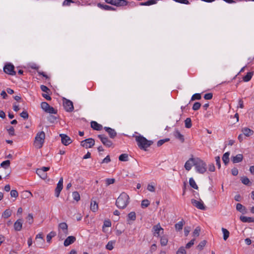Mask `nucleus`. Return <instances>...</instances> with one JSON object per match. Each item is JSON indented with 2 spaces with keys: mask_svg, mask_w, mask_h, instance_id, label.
<instances>
[{
  "mask_svg": "<svg viewBox=\"0 0 254 254\" xmlns=\"http://www.w3.org/2000/svg\"><path fill=\"white\" fill-rule=\"evenodd\" d=\"M129 196L125 192H122L117 198L116 206L120 209L125 208L129 203Z\"/></svg>",
  "mask_w": 254,
  "mask_h": 254,
  "instance_id": "f257e3e1",
  "label": "nucleus"
},
{
  "mask_svg": "<svg viewBox=\"0 0 254 254\" xmlns=\"http://www.w3.org/2000/svg\"><path fill=\"white\" fill-rule=\"evenodd\" d=\"M135 137L137 145L141 149L146 150L153 143L152 141L148 140L145 137L141 135H136Z\"/></svg>",
  "mask_w": 254,
  "mask_h": 254,
  "instance_id": "f03ea898",
  "label": "nucleus"
},
{
  "mask_svg": "<svg viewBox=\"0 0 254 254\" xmlns=\"http://www.w3.org/2000/svg\"><path fill=\"white\" fill-rule=\"evenodd\" d=\"M45 133L44 131L38 132L35 137L34 145L35 148L40 149L42 147L45 141Z\"/></svg>",
  "mask_w": 254,
  "mask_h": 254,
  "instance_id": "7ed1b4c3",
  "label": "nucleus"
},
{
  "mask_svg": "<svg viewBox=\"0 0 254 254\" xmlns=\"http://www.w3.org/2000/svg\"><path fill=\"white\" fill-rule=\"evenodd\" d=\"M58 237L60 240H63L68 235V226L65 222L60 223L58 225Z\"/></svg>",
  "mask_w": 254,
  "mask_h": 254,
  "instance_id": "20e7f679",
  "label": "nucleus"
},
{
  "mask_svg": "<svg viewBox=\"0 0 254 254\" xmlns=\"http://www.w3.org/2000/svg\"><path fill=\"white\" fill-rule=\"evenodd\" d=\"M194 167L196 171L199 174H204L207 170L206 164L199 158H195Z\"/></svg>",
  "mask_w": 254,
  "mask_h": 254,
  "instance_id": "39448f33",
  "label": "nucleus"
},
{
  "mask_svg": "<svg viewBox=\"0 0 254 254\" xmlns=\"http://www.w3.org/2000/svg\"><path fill=\"white\" fill-rule=\"evenodd\" d=\"M105 1L108 4H110L118 7L126 6L128 4L131 6H135L134 3L131 2L129 3L126 0H105Z\"/></svg>",
  "mask_w": 254,
  "mask_h": 254,
  "instance_id": "423d86ee",
  "label": "nucleus"
},
{
  "mask_svg": "<svg viewBox=\"0 0 254 254\" xmlns=\"http://www.w3.org/2000/svg\"><path fill=\"white\" fill-rule=\"evenodd\" d=\"M152 232L154 237L159 238L164 233V229L161 227L160 224L158 223L152 227Z\"/></svg>",
  "mask_w": 254,
  "mask_h": 254,
  "instance_id": "0eeeda50",
  "label": "nucleus"
},
{
  "mask_svg": "<svg viewBox=\"0 0 254 254\" xmlns=\"http://www.w3.org/2000/svg\"><path fill=\"white\" fill-rule=\"evenodd\" d=\"M41 108L46 113L49 114H57V111L52 107L50 106L47 102H43L41 104Z\"/></svg>",
  "mask_w": 254,
  "mask_h": 254,
  "instance_id": "6e6552de",
  "label": "nucleus"
},
{
  "mask_svg": "<svg viewBox=\"0 0 254 254\" xmlns=\"http://www.w3.org/2000/svg\"><path fill=\"white\" fill-rule=\"evenodd\" d=\"M50 170L49 167H43L41 168L37 169L36 174L42 179L45 180L47 178V171Z\"/></svg>",
  "mask_w": 254,
  "mask_h": 254,
  "instance_id": "1a4fd4ad",
  "label": "nucleus"
},
{
  "mask_svg": "<svg viewBox=\"0 0 254 254\" xmlns=\"http://www.w3.org/2000/svg\"><path fill=\"white\" fill-rule=\"evenodd\" d=\"M3 71L6 74L10 75H15L16 72L14 71V66L11 64H7L3 67Z\"/></svg>",
  "mask_w": 254,
  "mask_h": 254,
  "instance_id": "9d476101",
  "label": "nucleus"
},
{
  "mask_svg": "<svg viewBox=\"0 0 254 254\" xmlns=\"http://www.w3.org/2000/svg\"><path fill=\"white\" fill-rule=\"evenodd\" d=\"M98 137L100 139L102 143L106 147H110L112 145V142L104 134H99L98 135Z\"/></svg>",
  "mask_w": 254,
  "mask_h": 254,
  "instance_id": "9b49d317",
  "label": "nucleus"
},
{
  "mask_svg": "<svg viewBox=\"0 0 254 254\" xmlns=\"http://www.w3.org/2000/svg\"><path fill=\"white\" fill-rule=\"evenodd\" d=\"M95 144V141L91 138L86 139L81 142V145L86 148L92 147Z\"/></svg>",
  "mask_w": 254,
  "mask_h": 254,
  "instance_id": "f8f14e48",
  "label": "nucleus"
},
{
  "mask_svg": "<svg viewBox=\"0 0 254 254\" xmlns=\"http://www.w3.org/2000/svg\"><path fill=\"white\" fill-rule=\"evenodd\" d=\"M63 106L65 110L68 112H72L74 109L73 103L67 99H64V100Z\"/></svg>",
  "mask_w": 254,
  "mask_h": 254,
  "instance_id": "ddd939ff",
  "label": "nucleus"
},
{
  "mask_svg": "<svg viewBox=\"0 0 254 254\" xmlns=\"http://www.w3.org/2000/svg\"><path fill=\"white\" fill-rule=\"evenodd\" d=\"M63 189V178L62 177L59 181L57 187L55 190V196L58 197L60 195V192Z\"/></svg>",
  "mask_w": 254,
  "mask_h": 254,
  "instance_id": "4468645a",
  "label": "nucleus"
},
{
  "mask_svg": "<svg viewBox=\"0 0 254 254\" xmlns=\"http://www.w3.org/2000/svg\"><path fill=\"white\" fill-rule=\"evenodd\" d=\"M191 203L195 206L197 208L200 210H205V206L204 205L203 201L201 200L199 201L196 200L194 199H192L191 200Z\"/></svg>",
  "mask_w": 254,
  "mask_h": 254,
  "instance_id": "2eb2a0df",
  "label": "nucleus"
},
{
  "mask_svg": "<svg viewBox=\"0 0 254 254\" xmlns=\"http://www.w3.org/2000/svg\"><path fill=\"white\" fill-rule=\"evenodd\" d=\"M195 161V158L193 157L190 158L188 161H187L184 166L186 170L189 171L191 169L192 165L194 166Z\"/></svg>",
  "mask_w": 254,
  "mask_h": 254,
  "instance_id": "dca6fc26",
  "label": "nucleus"
},
{
  "mask_svg": "<svg viewBox=\"0 0 254 254\" xmlns=\"http://www.w3.org/2000/svg\"><path fill=\"white\" fill-rule=\"evenodd\" d=\"M60 136L61 137L62 142L64 145H68L71 142L70 137L66 134H61Z\"/></svg>",
  "mask_w": 254,
  "mask_h": 254,
  "instance_id": "f3484780",
  "label": "nucleus"
},
{
  "mask_svg": "<svg viewBox=\"0 0 254 254\" xmlns=\"http://www.w3.org/2000/svg\"><path fill=\"white\" fill-rule=\"evenodd\" d=\"M23 220L22 219L17 220L14 223V229L16 231H20L22 228Z\"/></svg>",
  "mask_w": 254,
  "mask_h": 254,
  "instance_id": "a211bd4d",
  "label": "nucleus"
},
{
  "mask_svg": "<svg viewBox=\"0 0 254 254\" xmlns=\"http://www.w3.org/2000/svg\"><path fill=\"white\" fill-rule=\"evenodd\" d=\"M76 241V238L74 236H70L67 237L64 241V245L65 247H67L73 244Z\"/></svg>",
  "mask_w": 254,
  "mask_h": 254,
  "instance_id": "6ab92c4d",
  "label": "nucleus"
},
{
  "mask_svg": "<svg viewBox=\"0 0 254 254\" xmlns=\"http://www.w3.org/2000/svg\"><path fill=\"white\" fill-rule=\"evenodd\" d=\"M97 5L98 7L102 9L105 10H109V11L116 10V8L114 7L109 6L108 5L102 4L101 3H97Z\"/></svg>",
  "mask_w": 254,
  "mask_h": 254,
  "instance_id": "aec40b11",
  "label": "nucleus"
},
{
  "mask_svg": "<svg viewBox=\"0 0 254 254\" xmlns=\"http://www.w3.org/2000/svg\"><path fill=\"white\" fill-rule=\"evenodd\" d=\"M104 129L106 130V131H107L108 133L111 138H114L116 136L117 132L115 129L111 128L109 127H104Z\"/></svg>",
  "mask_w": 254,
  "mask_h": 254,
  "instance_id": "412c9836",
  "label": "nucleus"
},
{
  "mask_svg": "<svg viewBox=\"0 0 254 254\" xmlns=\"http://www.w3.org/2000/svg\"><path fill=\"white\" fill-rule=\"evenodd\" d=\"M243 159V156L241 154H239L236 155L235 156H233L232 157V161L233 163H238L241 162Z\"/></svg>",
  "mask_w": 254,
  "mask_h": 254,
  "instance_id": "4be33fe9",
  "label": "nucleus"
},
{
  "mask_svg": "<svg viewBox=\"0 0 254 254\" xmlns=\"http://www.w3.org/2000/svg\"><path fill=\"white\" fill-rule=\"evenodd\" d=\"M242 131L243 132V134L247 137L252 135L254 133V131L252 129L248 127L243 128Z\"/></svg>",
  "mask_w": 254,
  "mask_h": 254,
  "instance_id": "5701e85b",
  "label": "nucleus"
},
{
  "mask_svg": "<svg viewBox=\"0 0 254 254\" xmlns=\"http://www.w3.org/2000/svg\"><path fill=\"white\" fill-rule=\"evenodd\" d=\"M91 127L93 129L96 130H100L103 128L101 125L98 124L95 121H92L91 122Z\"/></svg>",
  "mask_w": 254,
  "mask_h": 254,
  "instance_id": "b1692460",
  "label": "nucleus"
},
{
  "mask_svg": "<svg viewBox=\"0 0 254 254\" xmlns=\"http://www.w3.org/2000/svg\"><path fill=\"white\" fill-rule=\"evenodd\" d=\"M174 136L180 140L182 142H184L185 139L184 135L181 133V132L178 130H176L174 132Z\"/></svg>",
  "mask_w": 254,
  "mask_h": 254,
  "instance_id": "393cba45",
  "label": "nucleus"
},
{
  "mask_svg": "<svg viewBox=\"0 0 254 254\" xmlns=\"http://www.w3.org/2000/svg\"><path fill=\"white\" fill-rule=\"evenodd\" d=\"M240 219L241 221L244 223L248 222H254V218L253 217H249L245 216H241L240 217Z\"/></svg>",
  "mask_w": 254,
  "mask_h": 254,
  "instance_id": "a878e982",
  "label": "nucleus"
},
{
  "mask_svg": "<svg viewBox=\"0 0 254 254\" xmlns=\"http://www.w3.org/2000/svg\"><path fill=\"white\" fill-rule=\"evenodd\" d=\"M12 214V210L10 209H6L2 214V217L4 219H6L9 217Z\"/></svg>",
  "mask_w": 254,
  "mask_h": 254,
  "instance_id": "bb28decb",
  "label": "nucleus"
},
{
  "mask_svg": "<svg viewBox=\"0 0 254 254\" xmlns=\"http://www.w3.org/2000/svg\"><path fill=\"white\" fill-rule=\"evenodd\" d=\"M160 238V244L162 246H166L168 242V239L166 236H162L159 237Z\"/></svg>",
  "mask_w": 254,
  "mask_h": 254,
  "instance_id": "cd10ccee",
  "label": "nucleus"
},
{
  "mask_svg": "<svg viewBox=\"0 0 254 254\" xmlns=\"http://www.w3.org/2000/svg\"><path fill=\"white\" fill-rule=\"evenodd\" d=\"M229 155L230 153L229 152L225 153L223 155L222 160L225 165H227L229 162Z\"/></svg>",
  "mask_w": 254,
  "mask_h": 254,
  "instance_id": "c85d7f7f",
  "label": "nucleus"
},
{
  "mask_svg": "<svg viewBox=\"0 0 254 254\" xmlns=\"http://www.w3.org/2000/svg\"><path fill=\"white\" fill-rule=\"evenodd\" d=\"M236 209L238 211L244 214L246 212V208L241 203H237L236 205Z\"/></svg>",
  "mask_w": 254,
  "mask_h": 254,
  "instance_id": "c756f323",
  "label": "nucleus"
},
{
  "mask_svg": "<svg viewBox=\"0 0 254 254\" xmlns=\"http://www.w3.org/2000/svg\"><path fill=\"white\" fill-rule=\"evenodd\" d=\"M57 235L56 232L55 231H51L47 235L46 239L48 243H50L52 238L56 236Z\"/></svg>",
  "mask_w": 254,
  "mask_h": 254,
  "instance_id": "7c9ffc66",
  "label": "nucleus"
},
{
  "mask_svg": "<svg viewBox=\"0 0 254 254\" xmlns=\"http://www.w3.org/2000/svg\"><path fill=\"white\" fill-rule=\"evenodd\" d=\"M253 75V72H248L247 75L243 77V80L245 82L249 81L251 79Z\"/></svg>",
  "mask_w": 254,
  "mask_h": 254,
  "instance_id": "2f4dec72",
  "label": "nucleus"
},
{
  "mask_svg": "<svg viewBox=\"0 0 254 254\" xmlns=\"http://www.w3.org/2000/svg\"><path fill=\"white\" fill-rule=\"evenodd\" d=\"M98 205L96 201H92L90 204V209L93 212H95L98 210Z\"/></svg>",
  "mask_w": 254,
  "mask_h": 254,
  "instance_id": "473e14b6",
  "label": "nucleus"
},
{
  "mask_svg": "<svg viewBox=\"0 0 254 254\" xmlns=\"http://www.w3.org/2000/svg\"><path fill=\"white\" fill-rule=\"evenodd\" d=\"M222 231L223 234V239L226 241L229 238L230 233L228 230L224 228H222Z\"/></svg>",
  "mask_w": 254,
  "mask_h": 254,
  "instance_id": "72a5a7b5",
  "label": "nucleus"
},
{
  "mask_svg": "<svg viewBox=\"0 0 254 254\" xmlns=\"http://www.w3.org/2000/svg\"><path fill=\"white\" fill-rule=\"evenodd\" d=\"M189 184H190V186L191 187H192V188H193L195 190L198 189V187H197L196 184L195 183V181L194 180V179L192 178H190L189 179Z\"/></svg>",
  "mask_w": 254,
  "mask_h": 254,
  "instance_id": "f704fd0d",
  "label": "nucleus"
},
{
  "mask_svg": "<svg viewBox=\"0 0 254 254\" xmlns=\"http://www.w3.org/2000/svg\"><path fill=\"white\" fill-rule=\"evenodd\" d=\"M119 160L121 161H127L128 160V156L127 154H122L120 155Z\"/></svg>",
  "mask_w": 254,
  "mask_h": 254,
  "instance_id": "c9c22d12",
  "label": "nucleus"
},
{
  "mask_svg": "<svg viewBox=\"0 0 254 254\" xmlns=\"http://www.w3.org/2000/svg\"><path fill=\"white\" fill-rule=\"evenodd\" d=\"M184 225L183 221H180L175 224V228L177 231H180L183 229Z\"/></svg>",
  "mask_w": 254,
  "mask_h": 254,
  "instance_id": "e433bc0d",
  "label": "nucleus"
},
{
  "mask_svg": "<svg viewBox=\"0 0 254 254\" xmlns=\"http://www.w3.org/2000/svg\"><path fill=\"white\" fill-rule=\"evenodd\" d=\"M185 127L188 128H190L191 127V121L190 118H187L185 121Z\"/></svg>",
  "mask_w": 254,
  "mask_h": 254,
  "instance_id": "4c0bfd02",
  "label": "nucleus"
},
{
  "mask_svg": "<svg viewBox=\"0 0 254 254\" xmlns=\"http://www.w3.org/2000/svg\"><path fill=\"white\" fill-rule=\"evenodd\" d=\"M72 196L73 197V199L76 201H78L80 199V195L77 191H73L72 192Z\"/></svg>",
  "mask_w": 254,
  "mask_h": 254,
  "instance_id": "58836bf2",
  "label": "nucleus"
},
{
  "mask_svg": "<svg viewBox=\"0 0 254 254\" xmlns=\"http://www.w3.org/2000/svg\"><path fill=\"white\" fill-rule=\"evenodd\" d=\"M6 129L10 135L13 136L15 135L14 129L13 127L10 126L9 127H7Z\"/></svg>",
  "mask_w": 254,
  "mask_h": 254,
  "instance_id": "ea45409f",
  "label": "nucleus"
},
{
  "mask_svg": "<svg viewBox=\"0 0 254 254\" xmlns=\"http://www.w3.org/2000/svg\"><path fill=\"white\" fill-rule=\"evenodd\" d=\"M27 222L29 224H32L33 222V216L31 213H29L26 217Z\"/></svg>",
  "mask_w": 254,
  "mask_h": 254,
  "instance_id": "a19ab883",
  "label": "nucleus"
},
{
  "mask_svg": "<svg viewBox=\"0 0 254 254\" xmlns=\"http://www.w3.org/2000/svg\"><path fill=\"white\" fill-rule=\"evenodd\" d=\"M128 218L131 220H135L136 219V214L134 212H131L128 214Z\"/></svg>",
  "mask_w": 254,
  "mask_h": 254,
  "instance_id": "79ce46f5",
  "label": "nucleus"
},
{
  "mask_svg": "<svg viewBox=\"0 0 254 254\" xmlns=\"http://www.w3.org/2000/svg\"><path fill=\"white\" fill-rule=\"evenodd\" d=\"M114 242H113V241H109L108 244H107V245L106 246V248L108 250H112L114 248V247H113V244H114Z\"/></svg>",
  "mask_w": 254,
  "mask_h": 254,
  "instance_id": "37998d69",
  "label": "nucleus"
},
{
  "mask_svg": "<svg viewBox=\"0 0 254 254\" xmlns=\"http://www.w3.org/2000/svg\"><path fill=\"white\" fill-rule=\"evenodd\" d=\"M74 1H73L72 0H64L62 3V5L63 6H70L71 3H74Z\"/></svg>",
  "mask_w": 254,
  "mask_h": 254,
  "instance_id": "c03bdc74",
  "label": "nucleus"
},
{
  "mask_svg": "<svg viewBox=\"0 0 254 254\" xmlns=\"http://www.w3.org/2000/svg\"><path fill=\"white\" fill-rule=\"evenodd\" d=\"M241 181L242 183L246 185H249L250 183L249 179L247 177H242Z\"/></svg>",
  "mask_w": 254,
  "mask_h": 254,
  "instance_id": "a18cd8bd",
  "label": "nucleus"
},
{
  "mask_svg": "<svg viewBox=\"0 0 254 254\" xmlns=\"http://www.w3.org/2000/svg\"><path fill=\"white\" fill-rule=\"evenodd\" d=\"M201 99V95L199 93H195L193 94L191 98V101L195 100H199Z\"/></svg>",
  "mask_w": 254,
  "mask_h": 254,
  "instance_id": "49530a36",
  "label": "nucleus"
},
{
  "mask_svg": "<svg viewBox=\"0 0 254 254\" xmlns=\"http://www.w3.org/2000/svg\"><path fill=\"white\" fill-rule=\"evenodd\" d=\"M10 165V161L8 160H5V161H3L1 164H0V166L2 167H3V168H7L8 167H9Z\"/></svg>",
  "mask_w": 254,
  "mask_h": 254,
  "instance_id": "de8ad7c7",
  "label": "nucleus"
},
{
  "mask_svg": "<svg viewBox=\"0 0 254 254\" xmlns=\"http://www.w3.org/2000/svg\"><path fill=\"white\" fill-rule=\"evenodd\" d=\"M105 182H106V186H108L111 184H114L115 182V179L108 178V179H106Z\"/></svg>",
  "mask_w": 254,
  "mask_h": 254,
  "instance_id": "09e8293b",
  "label": "nucleus"
},
{
  "mask_svg": "<svg viewBox=\"0 0 254 254\" xmlns=\"http://www.w3.org/2000/svg\"><path fill=\"white\" fill-rule=\"evenodd\" d=\"M201 106V104L199 102H195L192 106V109L194 111L198 110Z\"/></svg>",
  "mask_w": 254,
  "mask_h": 254,
  "instance_id": "8fccbe9b",
  "label": "nucleus"
},
{
  "mask_svg": "<svg viewBox=\"0 0 254 254\" xmlns=\"http://www.w3.org/2000/svg\"><path fill=\"white\" fill-rule=\"evenodd\" d=\"M150 204V202L147 199H144L141 202V206L142 208L147 207Z\"/></svg>",
  "mask_w": 254,
  "mask_h": 254,
  "instance_id": "3c124183",
  "label": "nucleus"
},
{
  "mask_svg": "<svg viewBox=\"0 0 254 254\" xmlns=\"http://www.w3.org/2000/svg\"><path fill=\"white\" fill-rule=\"evenodd\" d=\"M169 140H170L169 138H165V139L159 140L157 142V146H160L162 145H163L164 143L169 141Z\"/></svg>",
  "mask_w": 254,
  "mask_h": 254,
  "instance_id": "603ef678",
  "label": "nucleus"
},
{
  "mask_svg": "<svg viewBox=\"0 0 254 254\" xmlns=\"http://www.w3.org/2000/svg\"><path fill=\"white\" fill-rule=\"evenodd\" d=\"M206 243V242L205 240H203V241H202L201 242H200L199 243V244H198V245L197 246L198 249H199L200 250L203 249V248L205 246Z\"/></svg>",
  "mask_w": 254,
  "mask_h": 254,
  "instance_id": "864d4df0",
  "label": "nucleus"
},
{
  "mask_svg": "<svg viewBox=\"0 0 254 254\" xmlns=\"http://www.w3.org/2000/svg\"><path fill=\"white\" fill-rule=\"evenodd\" d=\"M177 254H186V251L183 247H180L177 252Z\"/></svg>",
  "mask_w": 254,
  "mask_h": 254,
  "instance_id": "5fc2aeb1",
  "label": "nucleus"
},
{
  "mask_svg": "<svg viewBox=\"0 0 254 254\" xmlns=\"http://www.w3.org/2000/svg\"><path fill=\"white\" fill-rule=\"evenodd\" d=\"M200 229L199 227H196L193 232L194 236L198 237L199 235Z\"/></svg>",
  "mask_w": 254,
  "mask_h": 254,
  "instance_id": "6e6d98bb",
  "label": "nucleus"
},
{
  "mask_svg": "<svg viewBox=\"0 0 254 254\" xmlns=\"http://www.w3.org/2000/svg\"><path fill=\"white\" fill-rule=\"evenodd\" d=\"M147 190L150 192H154L155 190V187L152 184H148Z\"/></svg>",
  "mask_w": 254,
  "mask_h": 254,
  "instance_id": "4d7b16f0",
  "label": "nucleus"
},
{
  "mask_svg": "<svg viewBox=\"0 0 254 254\" xmlns=\"http://www.w3.org/2000/svg\"><path fill=\"white\" fill-rule=\"evenodd\" d=\"M10 195L11 197H17L18 195L17 191L15 190H11L10 191Z\"/></svg>",
  "mask_w": 254,
  "mask_h": 254,
  "instance_id": "13d9d810",
  "label": "nucleus"
},
{
  "mask_svg": "<svg viewBox=\"0 0 254 254\" xmlns=\"http://www.w3.org/2000/svg\"><path fill=\"white\" fill-rule=\"evenodd\" d=\"M173 1L185 4H189L190 3L189 0H173Z\"/></svg>",
  "mask_w": 254,
  "mask_h": 254,
  "instance_id": "bf43d9fd",
  "label": "nucleus"
},
{
  "mask_svg": "<svg viewBox=\"0 0 254 254\" xmlns=\"http://www.w3.org/2000/svg\"><path fill=\"white\" fill-rule=\"evenodd\" d=\"M20 116L24 119H27L28 118V114L26 111H24L20 114Z\"/></svg>",
  "mask_w": 254,
  "mask_h": 254,
  "instance_id": "052dcab7",
  "label": "nucleus"
},
{
  "mask_svg": "<svg viewBox=\"0 0 254 254\" xmlns=\"http://www.w3.org/2000/svg\"><path fill=\"white\" fill-rule=\"evenodd\" d=\"M216 164L218 166V168H220L221 167V163H220V158L219 156H216L215 158Z\"/></svg>",
  "mask_w": 254,
  "mask_h": 254,
  "instance_id": "680f3d73",
  "label": "nucleus"
},
{
  "mask_svg": "<svg viewBox=\"0 0 254 254\" xmlns=\"http://www.w3.org/2000/svg\"><path fill=\"white\" fill-rule=\"evenodd\" d=\"M111 161L109 155H107L102 161V163H109Z\"/></svg>",
  "mask_w": 254,
  "mask_h": 254,
  "instance_id": "e2e57ef3",
  "label": "nucleus"
},
{
  "mask_svg": "<svg viewBox=\"0 0 254 254\" xmlns=\"http://www.w3.org/2000/svg\"><path fill=\"white\" fill-rule=\"evenodd\" d=\"M213 95L211 93H206L204 95V98L206 100H210L212 99Z\"/></svg>",
  "mask_w": 254,
  "mask_h": 254,
  "instance_id": "0e129e2a",
  "label": "nucleus"
},
{
  "mask_svg": "<svg viewBox=\"0 0 254 254\" xmlns=\"http://www.w3.org/2000/svg\"><path fill=\"white\" fill-rule=\"evenodd\" d=\"M194 242V239H192L190 242H189L188 244H187V245L186 246V248L187 249H189L192 245H193Z\"/></svg>",
  "mask_w": 254,
  "mask_h": 254,
  "instance_id": "69168bd1",
  "label": "nucleus"
},
{
  "mask_svg": "<svg viewBox=\"0 0 254 254\" xmlns=\"http://www.w3.org/2000/svg\"><path fill=\"white\" fill-rule=\"evenodd\" d=\"M40 88L42 91L47 92V93L48 92V91L50 90L46 86L44 85H41Z\"/></svg>",
  "mask_w": 254,
  "mask_h": 254,
  "instance_id": "338daca9",
  "label": "nucleus"
},
{
  "mask_svg": "<svg viewBox=\"0 0 254 254\" xmlns=\"http://www.w3.org/2000/svg\"><path fill=\"white\" fill-rule=\"evenodd\" d=\"M157 250V245L155 244H154L151 245L150 247V251L151 253H153L155 252Z\"/></svg>",
  "mask_w": 254,
  "mask_h": 254,
  "instance_id": "774afa93",
  "label": "nucleus"
}]
</instances>
